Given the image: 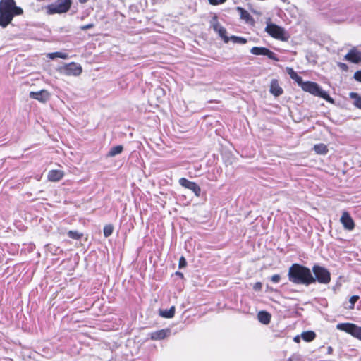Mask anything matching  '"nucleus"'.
Wrapping results in <instances>:
<instances>
[{"label":"nucleus","instance_id":"f257e3e1","mask_svg":"<svg viewBox=\"0 0 361 361\" xmlns=\"http://www.w3.org/2000/svg\"><path fill=\"white\" fill-rule=\"evenodd\" d=\"M288 279L295 284L309 286L314 283V276L311 270L301 264H293L289 268L288 273Z\"/></svg>","mask_w":361,"mask_h":361},{"label":"nucleus","instance_id":"f03ea898","mask_svg":"<svg viewBox=\"0 0 361 361\" xmlns=\"http://www.w3.org/2000/svg\"><path fill=\"white\" fill-rule=\"evenodd\" d=\"M23 13V9L16 6L14 0L0 1V23H11L14 16Z\"/></svg>","mask_w":361,"mask_h":361},{"label":"nucleus","instance_id":"7ed1b4c3","mask_svg":"<svg viewBox=\"0 0 361 361\" xmlns=\"http://www.w3.org/2000/svg\"><path fill=\"white\" fill-rule=\"evenodd\" d=\"M300 87L307 92H309L314 96L319 97L328 102L334 103V99L328 94V93L323 90L320 86L314 82L307 81L302 82Z\"/></svg>","mask_w":361,"mask_h":361},{"label":"nucleus","instance_id":"20e7f679","mask_svg":"<svg viewBox=\"0 0 361 361\" xmlns=\"http://www.w3.org/2000/svg\"><path fill=\"white\" fill-rule=\"evenodd\" d=\"M71 4V0H54L47 6V13L49 14L66 13L70 9Z\"/></svg>","mask_w":361,"mask_h":361},{"label":"nucleus","instance_id":"39448f33","mask_svg":"<svg viewBox=\"0 0 361 361\" xmlns=\"http://www.w3.org/2000/svg\"><path fill=\"white\" fill-rule=\"evenodd\" d=\"M265 30L269 35L277 39L287 41L289 38V35L286 30L276 24H267Z\"/></svg>","mask_w":361,"mask_h":361},{"label":"nucleus","instance_id":"423d86ee","mask_svg":"<svg viewBox=\"0 0 361 361\" xmlns=\"http://www.w3.org/2000/svg\"><path fill=\"white\" fill-rule=\"evenodd\" d=\"M312 271L314 274V283L318 281L320 283L327 284L330 282L331 274L326 268L319 265H314L312 267Z\"/></svg>","mask_w":361,"mask_h":361},{"label":"nucleus","instance_id":"0eeeda50","mask_svg":"<svg viewBox=\"0 0 361 361\" xmlns=\"http://www.w3.org/2000/svg\"><path fill=\"white\" fill-rule=\"evenodd\" d=\"M337 329L345 331L361 341V327L351 323L337 324Z\"/></svg>","mask_w":361,"mask_h":361},{"label":"nucleus","instance_id":"6e6552de","mask_svg":"<svg viewBox=\"0 0 361 361\" xmlns=\"http://www.w3.org/2000/svg\"><path fill=\"white\" fill-rule=\"evenodd\" d=\"M59 71L65 75L78 76L82 73V68L80 65L72 62L61 67Z\"/></svg>","mask_w":361,"mask_h":361},{"label":"nucleus","instance_id":"1a4fd4ad","mask_svg":"<svg viewBox=\"0 0 361 361\" xmlns=\"http://www.w3.org/2000/svg\"><path fill=\"white\" fill-rule=\"evenodd\" d=\"M250 53L257 56H266L269 59L274 60L275 61H279L277 55L266 47H254L250 49Z\"/></svg>","mask_w":361,"mask_h":361},{"label":"nucleus","instance_id":"9d476101","mask_svg":"<svg viewBox=\"0 0 361 361\" xmlns=\"http://www.w3.org/2000/svg\"><path fill=\"white\" fill-rule=\"evenodd\" d=\"M179 183L181 186L192 190L196 196L200 195V187L195 182L190 181L185 178L179 179Z\"/></svg>","mask_w":361,"mask_h":361},{"label":"nucleus","instance_id":"9b49d317","mask_svg":"<svg viewBox=\"0 0 361 361\" xmlns=\"http://www.w3.org/2000/svg\"><path fill=\"white\" fill-rule=\"evenodd\" d=\"M340 221L346 230L352 231L355 228L354 221L348 212H343Z\"/></svg>","mask_w":361,"mask_h":361},{"label":"nucleus","instance_id":"f8f14e48","mask_svg":"<svg viewBox=\"0 0 361 361\" xmlns=\"http://www.w3.org/2000/svg\"><path fill=\"white\" fill-rule=\"evenodd\" d=\"M29 96L32 99L38 100L44 103L49 99V93L45 90H42L38 92H30Z\"/></svg>","mask_w":361,"mask_h":361},{"label":"nucleus","instance_id":"ddd939ff","mask_svg":"<svg viewBox=\"0 0 361 361\" xmlns=\"http://www.w3.org/2000/svg\"><path fill=\"white\" fill-rule=\"evenodd\" d=\"M345 59L352 63H359L361 61V52L358 51L355 48L352 49L345 56Z\"/></svg>","mask_w":361,"mask_h":361},{"label":"nucleus","instance_id":"4468645a","mask_svg":"<svg viewBox=\"0 0 361 361\" xmlns=\"http://www.w3.org/2000/svg\"><path fill=\"white\" fill-rule=\"evenodd\" d=\"M212 27L214 30L219 34L224 43H228L230 42L229 37L226 35V30L221 26V24H212Z\"/></svg>","mask_w":361,"mask_h":361},{"label":"nucleus","instance_id":"2eb2a0df","mask_svg":"<svg viewBox=\"0 0 361 361\" xmlns=\"http://www.w3.org/2000/svg\"><path fill=\"white\" fill-rule=\"evenodd\" d=\"M171 333V330L169 329H161L156 331L150 334V338L152 340H161L169 336Z\"/></svg>","mask_w":361,"mask_h":361},{"label":"nucleus","instance_id":"dca6fc26","mask_svg":"<svg viewBox=\"0 0 361 361\" xmlns=\"http://www.w3.org/2000/svg\"><path fill=\"white\" fill-rule=\"evenodd\" d=\"M270 92L275 97H279L283 93L282 88L279 86L277 80H272L270 84Z\"/></svg>","mask_w":361,"mask_h":361},{"label":"nucleus","instance_id":"f3484780","mask_svg":"<svg viewBox=\"0 0 361 361\" xmlns=\"http://www.w3.org/2000/svg\"><path fill=\"white\" fill-rule=\"evenodd\" d=\"M236 10L241 20H245L247 23H253L255 21V19L250 16V14L247 11L244 10L240 7H238Z\"/></svg>","mask_w":361,"mask_h":361},{"label":"nucleus","instance_id":"a211bd4d","mask_svg":"<svg viewBox=\"0 0 361 361\" xmlns=\"http://www.w3.org/2000/svg\"><path fill=\"white\" fill-rule=\"evenodd\" d=\"M63 176V172L60 170H51L48 173V179L51 181H59Z\"/></svg>","mask_w":361,"mask_h":361},{"label":"nucleus","instance_id":"6ab92c4d","mask_svg":"<svg viewBox=\"0 0 361 361\" xmlns=\"http://www.w3.org/2000/svg\"><path fill=\"white\" fill-rule=\"evenodd\" d=\"M271 314L267 311H259L257 314L258 320L263 324H268L271 321Z\"/></svg>","mask_w":361,"mask_h":361},{"label":"nucleus","instance_id":"aec40b11","mask_svg":"<svg viewBox=\"0 0 361 361\" xmlns=\"http://www.w3.org/2000/svg\"><path fill=\"white\" fill-rule=\"evenodd\" d=\"M286 71L290 75V78L295 80L299 86L302 84L303 82L302 77L298 75L292 68H287Z\"/></svg>","mask_w":361,"mask_h":361},{"label":"nucleus","instance_id":"412c9836","mask_svg":"<svg viewBox=\"0 0 361 361\" xmlns=\"http://www.w3.org/2000/svg\"><path fill=\"white\" fill-rule=\"evenodd\" d=\"M349 97L353 100V105L356 108L361 109V96L357 92H350Z\"/></svg>","mask_w":361,"mask_h":361},{"label":"nucleus","instance_id":"4be33fe9","mask_svg":"<svg viewBox=\"0 0 361 361\" xmlns=\"http://www.w3.org/2000/svg\"><path fill=\"white\" fill-rule=\"evenodd\" d=\"M175 314V307L172 306L169 310H159V315L164 318H172Z\"/></svg>","mask_w":361,"mask_h":361},{"label":"nucleus","instance_id":"5701e85b","mask_svg":"<svg viewBox=\"0 0 361 361\" xmlns=\"http://www.w3.org/2000/svg\"><path fill=\"white\" fill-rule=\"evenodd\" d=\"M123 147L122 145H116L112 147L107 154V157H113L123 152Z\"/></svg>","mask_w":361,"mask_h":361},{"label":"nucleus","instance_id":"b1692460","mask_svg":"<svg viewBox=\"0 0 361 361\" xmlns=\"http://www.w3.org/2000/svg\"><path fill=\"white\" fill-rule=\"evenodd\" d=\"M302 339L307 342L313 341L316 337V334L312 331H304L301 334Z\"/></svg>","mask_w":361,"mask_h":361},{"label":"nucleus","instance_id":"393cba45","mask_svg":"<svg viewBox=\"0 0 361 361\" xmlns=\"http://www.w3.org/2000/svg\"><path fill=\"white\" fill-rule=\"evenodd\" d=\"M314 149L317 154H325L328 152L327 147L324 144H318L314 146Z\"/></svg>","mask_w":361,"mask_h":361},{"label":"nucleus","instance_id":"a878e982","mask_svg":"<svg viewBox=\"0 0 361 361\" xmlns=\"http://www.w3.org/2000/svg\"><path fill=\"white\" fill-rule=\"evenodd\" d=\"M229 39H230V41H231L233 44H244L247 42V39L242 37L235 36V35H232V36L229 37Z\"/></svg>","mask_w":361,"mask_h":361},{"label":"nucleus","instance_id":"bb28decb","mask_svg":"<svg viewBox=\"0 0 361 361\" xmlns=\"http://www.w3.org/2000/svg\"><path fill=\"white\" fill-rule=\"evenodd\" d=\"M68 54L62 52H53L48 54V57L51 59H54L56 57L66 59L68 58Z\"/></svg>","mask_w":361,"mask_h":361},{"label":"nucleus","instance_id":"cd10ccee","mask_svg":"<svg viewBox=\"0 0 361 361\" xmlns=\"http://www.w3.org/2000/svg\"><path fill=\"white\" fill-rule=\"evenodd\" d=\"M68 235L69 238L74 240H79L82 237V233H80L75 231H69L68 232Z\"/></svg>","mask_w":361,"mask_h":361},{"label":"nucleus","instance_id":"c85d7f7f","mask_svg":"<svg viewBox=\"0 0 361 361\" xmlns=\"http://www.w3.org/2000/svg\"><path fill=\"white\" fill-rule=\"evenodd\" d=\"M114 231V226L111 224H107L104 227V235L107 238L109 237Z\"/></svg>","mask_w":361,"mask_h":361},{"label":"nucleus","instance_id":"c756f323","mask_svg":"<svg viewBox=\"0 0 361 361\" xmlns=\"http://www.w3.org/2000/svg\"><path fill=\"white\" fill-rule=\"evenodd\" d=\"M186 264H187V262H186L185 257H181L179 259V264H178L179 268L180 269L183 268L186 266Z\"/></svg>","mask_w":361,"mask_h":361},{"label":"nucleus","instance_id":"7c9ffc66","mask_svg":"<svg viewBox=\"0 0 361 361\" xmlns=\"http://www.w3.org/2000/svg\"><path fill=\"white\" fill-rule=\"evenodd\" d=\"M353 78L356 81L361 82V71H357L354 73Z\"/></svg>","mask_w":361,"mask_h":361},{"label":"nucleus","instance_id":"2f4dec72","mask_svg":"<svg viewBox=\"0 0 361 361\" xmlns=\"http://www.w3.org/2000/svg\"><path fill=\"white\" fill-rule=\"evenodd\" d=\"M358 299H359V297L357 295H353V296L350 297V300H349L352 305L350 308H353L355 303L357 301Z\"/></svg>","mask_w":361,"mask_h":361},{"label":"nucleus","instance_id":"473e14b6","mask_svg":"<svg viewBox=\"0 0 361 361\" xmlns=\"http://www.w3.org/2000/svg\"><path fill=\"white\" fill-rule=\"evenodd\" d=\"M280 279H281V276L279 274H274L271 278V281L275 283H279Z\"/></svg>","mask_w":361,"mask_h":361},{"label":"nucleus","instance_id":"72a5a7b5","mask_svg":"<svg viewBox=\"0 0 361 361\" xmlns=\"http://www.w3.org/2000/svg\"><path fill=\"white\" fill-rule=\"evenodd\" d=\"M262 283L260 282H257L254 284L253 286V289L256 291H259L261 290L262 289Z\"/></svg>","mask_w":361,"mask_h":361},{"label":"nucleus","instance_id":"f704fd0d","mask_svg":"<svg viewBox=\"0 0 361 361\" xmlns=\"http://www.w3.org/2000/svg\"><path fill=\"white\" fill-rule=\"evenodd\" d=\"M226 0H209V3L212 5H218L225 2Z\"/></svg>","mask_w":361,"mask_h":361},{"label":"nucleus","instance_id":"c9c22d12","mask_svg":"<svg viewBox=\"0 0 361 361\" xmlns=\"http://www.w3.org/2000/svg\"><path fill=\"white\" fill-rule=\"evenodd\" d=\"M93 25H94V24H87V25H85L84 26H82L80 27V29L82 30H88V29L92 28L93 27Z\"/></svg>","mask_w":361,"mask_h":361},{"label":"nucleus","instance_id":"e433bc0d","mask_svg":"<svg viewBox=\"0 0 361 361\" xmlns=\"http://www.w3.org/2000/svg\"><path fill=\"white\" fill-rule=\"evenodd\" d=\"M339 67L343 71L348 70V66L345 63H339Z\"/></svg>","mask_w":361,"mask_h":361},{"label":"nucleus","instance_id":"4c0bfd02","mask_svg":"<svg viewBox=\"0 0 361 361\" xmlns=\"http://www.w3.org/2000/svg\"><path fill=\"white\" fill-rule=\"evenodd\" d=\"M333 352V348L331 346H329L328 348H327V353L328 354H331Z\"/></svg>","mask_w":361,"mask_h":361},{"label":"nucleus","instance_id":"58836bf2","mask_svg":"<svg viewBox=\"0 0 361 361\" xmlns=\"http://www.w3.org/2000/svg\"><path fill=\"white\" fill-rule=\"evenodd\" d=\"M300 338L299 336H295V337L294 338V339H293V340H294V341H295V342L298 343V342H300Z\"/></svg>","mask_w":361,"mask_h":361},{"label":"nucleus","instance_id":"ea45409f","mask_svg":"<svg viewBox=\"0 0 361 361\" xmlns=\"http://www.w3.org/2000/svg\"><path fill=\"white\" fill-rule=\"evenodd\" d=\"M176 274V275H178L180 277H183V274L181 272L177 271Z\"/></svg>","mask_w":361,"mask_h":361},{"label":"nucleus","instance_id":"a19ab883","mask_svg":"<svg viewBox=\"0 0 361 361\" xmlns=\"http://www.w3.org/2000/svg\"><path fill=\"white\" fill-rule=\"evenodd\" d=\"M87 1L88 0H79V1L82 4L86 3Z\"/></svg>","mask_w":361,"mask_h":361},{"label":"nucleus","instance_id":"79ce46f5","mask_svg":"<svg viewBox=\"0 0 361 361\" xmlns=\"http://www.w3.org/2000/svg\"><path fill=\"white\" fill-rule=\"evenodd\" d=\"M8 24H0L3 28H5Z\"/></svg>","mask_w":361,"mask_h":361},{"label":"nucleus","instance_id":"37998d69","mask_svg":"<svg viewBox=\"0 0 361 361\" xmlns=\"http://www.w3.org/2000/svg\"><path fill=\"white\" fill-rule=\"evenodd\" d=\"M283 2L286 3L288 1V0H281Z\"/></svg>","mask_w":361,"mask_h":361},{"label":"nucleus","instance_id":"c03bdc74","mask_svg":"<svg viewBox=\"0 0 361 361\" xmlns=\"http://www.w3.org/2000/svg\"><path fill=\"white\" fill-rule=\"evenodd\" d=\"M287 361H293L291 358H289Z\"/></svg>","mask_w":361,"mask_h":361}]
</instances>
